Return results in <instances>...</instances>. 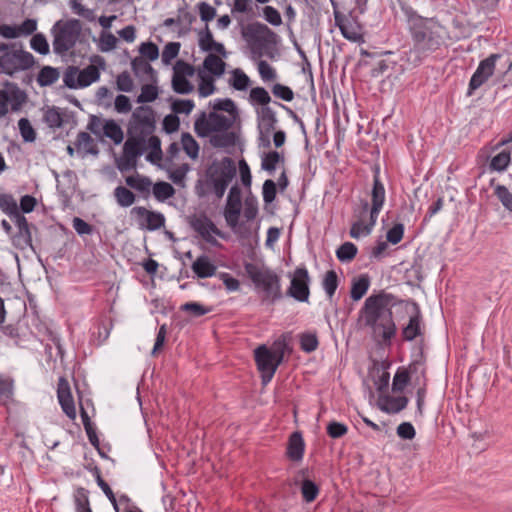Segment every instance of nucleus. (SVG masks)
<instances>
[{
	"label": "nucleus",
	"mask_w": 512,
	"mask_h": 512,
	"mask_svg": "<svg viewBox=\"0 0 512 512\" xmlns=\"http://www.w3.org/2000/svg\"><path fill=\"white\" fill-rule=\"evenodd\" d=\"M18 127L25 142H34L36 140V131L27 118H21L18 121Z\"/></svg>",
	"instance_id": "57"
},
{
	"label": "nucleus",
	"mask_w": 512,
	"mask_h": 512,
	"mask_svg": "<svg viewBox=\"0 0 512 512\" xmlns=\"http://www.w3.org/2000/svg\"><path fill=\"white\" fill-rule=\"evenodd\" d=\"M410 381L409 371L405 368H398L393 377L392 391L402 392Z\"/></svg>",
	"instance_id": "51"
},
{
	"label": "nucleus",
	"mask_w": 512,
	"mask_h": 512,
	"mask_svg": "<svg viewBox=\"0 0 512 512\" xmlns=\"http://www.w3.org/2000/svg\"><path fill=\"white\" fill-rule=\"evenodd\" d=\"M237 173L235 162L230 157L213 161L206 170L207 183L217 198H222Z\"/></svg>",
	"instance_id": "6"
},
{
	"label": "nucleus",
	"mask_w": 512,
	"mask_h": 512,
	"mask_svg": "<svg viewBox=\"0 0 512 512\" xmlns=\"http://www.w3.org/2000/svg\"><path fill=\"white\" fill-rule=\"evenodd\" d=\"M500 57V54H491L480 61L477 69L470 79L467 91L468 96H471L475 90L481 87L494 74L496 61Z\"/></svg>",
	"instance_id": "15"
},
{
	"label": "nucleus",
	"mask_w": 512,
	"mask_h": 512,
	"mask_svg": "<svg viewBox=\"0 0 512 512\" xmlns=\"http://www.w3.org/2000/svg\"><path fill=\"white\" fill-rule=\"evenodd\" d=\"M408 398L405 396H382L379 398L378 407L388 414H396L405 409L408 405Z\"/></svg>",
	"instance_id": "21"
},
{
	"label": "nucleus",
	"mask_w": 512,
	"mask_h": 512,
	"mask_svg": "<svg viewBox=\"0 0 512 512\" xmlns=\"http://www.w3.org/2000/svg\"><path fill=\"white\" fill-rule=\"evenodd\" d=\"M79 68L76 66H68L63 75L64 87L69 89L80 88L78 84Z\"/></svg>",
	"instance_id": "58"
},
{
	"label": "nucleus",
	"mask_w": 512,
	"mask_h": 512,
	"mask_svg": "<svg viewBox=\"0 0 512 512\" xmlns=\"http://www.w3.org/2000/svg\"><path fill=\"white\" fill-rule=\"evenodd\" d=\"M319 345L317 335L315 333H303L300 336V347L306 353L314 352Z\"/></svg>",
	"instance_id": "55"
},
{
	"label": "nucleus",
	"mask_w": 512,
	"mask_h": 512,
	"mask_svg": "<svg viewBox=\"0 0 512 512\" xmlns=\"http://www.w3.org/2000/svg\"><path fill=\"white\" fill-rule=\"evenodd\" d=\"M386 198V191L384 184L380 180L379 168L374 170L373 186L371 190V208L370 214L372 216V223L377 222L379 213L381 212Z\"/></svg>",
	"instance_id": "18"
},
{
	"label": "nucleus",
	"mask_w": 512,
	"mask_h": 512,
	"mask_svg": "<svg viewBox=\"0 0 512 512\" xmlns=\"http://www.w3.org/2000/svg\"><path fill=\"white\" fill-rule=\"evenodd\" d=\"M30 46L35 52L41 55H47L49 53L48 41L42 33H37L32 36Z\"/></svg>",
	"instance_id": "54"
},
{
	"label": "nucleus",
	"mask_w": 512,
	"mask_h": 512,
	"mask_svg": "<svg viewBox=\"0 0 512 512\" xmlns=\"http://www.w3.org/2000/svg\"><path fill=\"white\" fill-rule=\"evenodd\" d=\"M249 100L252 104H258L262 107H269L271 97L264 87H254L250 90Z\"/></svg>",
	"instance_id": "47"
},
{
	"label": "nucleus",
	"mask_w": 512,
	"mask_h": 512,
	"mask_svg": "<svg viewBox=\"0 0 512 512\" xmlns=\"http://www.w3.org/2000/svg\"><path fill=\"white\" fill-rule=\"evenodd\" d=\"M114 196L119 206L129 207L135 202L134 193L124 186H118L114 189Z\"/></svg>",
	"instance_id": "46"
},
{
	"label": "nucleus",
	"mask_w": 512,
	"mask_h": 512,
	"mask_svg": "<svg viewBox=\"0 0 512 512\" xmlns=\"http://www.w3.org/2000/svg\"><path fill=\"white\" fill-rule=\"evenodd\" d=\"M131 68L135 75L141 74L149 76L152 80H155L156 71L143 57H135L131 61Z\"/></svg>",
	"instance_id": "38"
},
{
	"label": "nucleus",
	"mask_w": 512,
	"mask_h": 512,
	"mask_svg": "<svg viewBox=\"0 0 512 512\" xmlns=\"http://www.w3.org/2000/svg\"><path fill=\"white\" fill-rule=\"evenodd\" d=\"M125 181L129 187L136 189L140 192L149 193L150 187L152 185L150 178L146 176H140L138 174L136 176H128L125 179Z\"/></svg>",
	"instance_id": "48"
},
{
	"label": "nucleus",
	"mask_w": 512,
	"mask_h": 512,
	"mask_svg": "<svg viewBox=\"0 0 512 512\" xmlns=\"http://www.w3.org/2000/svg\"><path fill=\"white\" fill-rule=\"evenodd\" d=\"M413 308L414 313L410 315L407 325H405L401 330L402 339L407 342H411L423 334L420 307L416 302H413Z\"/></svg>",
	"instance_id": "20"
},
{
	"label": "nucleus",
	"mask_w": 512,
	"mask_h": 512,
	"mask_svg": "<svg viewBox=\"0 0 512 512\" xmlns=\"http://www.w3.org/2000/svg\"><path fill=\"white\" fill-rule=\"evenodd\" d=\"M357 247L352 242H345L336 251V256L341 262H350L357 255Z\"/></svg>",
	"instance_id": "49"
},
{
	"label": "nucleus",
	"mask_w": 512,
	"mask_h": 512,
	"mask_svg": "<svg viewBox=\"0 0 512 512\" xmlns=\"http://www.w3.org/2000/svg\"><path fill=\"white\" fill-rule=\"evenodd\" d=\"M94 477H95V480L97 482V485L101 488V490L103 491V493L106 495V497L109 499V501L111 502V504L113 505V508L115 510V512H120V509H119V505H118V501H117V498L114 494V492L112 491V489L110 488V486L108 485V483H106L102 476H101V471L99 469V467L97 466H94L93 469H91Z\"/></svg>",
	"instance_id": "32"
},
{
	"label": "nucleus",
	"mask_w": 512,
	"mask_h": 512,
	"mask_svg": "<svg viewBox=\"0 0 512 512\" xmlns=\"http://www.w3.org/2000/svg\"><path fill=\"white\" fill-rule=\"evenodd\" d=\"M406 16L411 40L408 61L418 66L445 45V29L434 18L423 17L413 10L407 11Z\"/></svg>",
	"instance_id": "1"
},
{
	"label": "nucleus",
	"mask_w": 512,
	"mask_h": 512,
	"mask_svg": "<svg viewBox=\"0 0 512 512\" xmlns=\"http://www.w3.org/2000/svg\"><path fill=\"white\" fill-rule=\"evenodd\" d=\"M245 271L257 288L264 293V300L275 303L282 298L280 277L273 271L261 270L252 263L245 264Z\"/></svg>",
	"instance_id": "8"
},
{
	"label": "nucleus",
	"mask_w": 512,
	"mask_h": 512,
	"mask_svg": "<svg viewBox=\"0 0 512 512\" xmlns=\"http://www.w3.org/2000/svg\"><path fill=\"white\" fill-rule=\"evenodd\" d=\"M339 286V278L334 270H329L325 273L322 280V287L329 300L335 295V292Z\"/></svg>",
	"instance_id": "36"
},
{
	"label": "nucleus",
	"mask_w": 512,
	"mask_h": 512,
	"mask_svg": "<svg viewBox=\"0 0 512 512\" xmlns=\"http://www.w3.org/2000/svg\"><path fill=\"white\" fill-rule=\"evenodd\" d=\"M226 63L217 55L209 53L204 61L203 68L215 77H221L225 72Z\"/></svg>",
	"instance_id": "27"
},
{
	"label": "nucleus",
	"mask_w": 512,
	"mask_h": 512,
	"mask_svg": "<svg viewBox=\"0 0 512 512\" xmlns=\"http://www.w3.org/2000/svg\"><path fill=\"white\" fill-rule=\"evenodd\" d=\"M305 443L302 434L298 431L293 432L288 440L287 457L295 462L301 461L304 456Z\"/></svg>",
	"instance_id": "22"
},
{
	"label": "nucleus",
	"mask_w": 512,
	"mask_h": 512,
	"mask_svg": "<svg viewBox=\"0 0 512 512\" xmlns=\"http://www.w3.org/2000/svg\"><path fill=\"white\" fill-rule=\"evenodd\" d=\"M272 94L283 101L290 102L294 99V92L293 90L283 84L276 83L272 86Z\"/></svg>",
	"instance_id": "63"
},
{
	"label": "nucleus",
	"mask_w": 512,
	"mask_h": 512,
	"mask_svg": "<svg viewBox=\"0 0 512 512\" xmlns=\"http://www.w3.org/2000/svg\"><path fill=\"white\" fill-rule=\"evenodd\" d=\"M43 121L49 128L57 129L63 125V117L58 107H48L43 115Z\"/></svg>",
	"instance_id": "40"
},
{
	"label": "nucleus",
	"mask_w": 512,
	"mask_h": 512,
	"mask_svg": "<svg viewBox=\"0 0 512 512\" xmlns=\"http://www.w3.org/2000/svg\"><path fill=\"white\" fill-rule=\"evenodd\" d=\"M59 77L60 72L58 68L43 66L37 75V83L40 87L51 86L58 81Z\"/></svg>",
	"instance_id": "31"
},
{
	"label": "nucleus",
	"mask_w": 512,
	"mask_h": 512,
	"mask_svg": "<svg viewBox=\"0 0 512 512\" xmlns=\"http://www.w3.org/2000/svg\"><path fill=\"white\" fill-rule=\"evenodd\" d=\"M158 88L152 84H145L141 88V93L137 97L138 103H150L157 99Z\"/></svg>",
	"instance_id": "53"
},
{
	"label": "nucleus",
	"mask_w": 512,
	"mask_h": 512,
	"mask_svg": "<svg viewBox=\"0 0 512 512\" xmlns=\"http://www.w3.org/2000/svg\"><path fill=\"white\" fill-rule=\"evenodd\" d=\"M132 213L136 215L141 228L155 231L165 226V216L161 212L149 211L145 207L137 206L132 209Z\"/></svg>",
	"instance_id": "16"
},
{
	"label": "nucleus",
	"mask_w": 512,
	"mask_h": 512,
	"mask_svg": "<svg viewBox=\"0 0 512 512\" xmlns=\"http://www.w3.org/2000/svg\"><path fill=\"white\" fill-rule=\"evenodd\" d=\"M310 276L305 266L294 270L286 295L299 302H308L310 297Z\"/></svg>",
	"instance_id": "12"
},
{
	"label": "nucleus",
	"mask_w": 512,
	"mask_h": 512,
	"mask_svg": "<svg viewBox=\"0 0 512 512\" xmlns=\"http://www.w3.org/2000/svg\"><path fill=\"white\" fill-rule=\"evenodd\" d=\"M75 145L78 149H83L87 154L98 155L99 153L94 139L87 132L78 133Z\"/></svg>",
	"instance_id": "37"
},
{
	"label": "nucleus",
	"mask_w": 512,
	"mask_h": 512,
	"mask_svg": "<svg viewBox=\"0 0 512 512\" xmlns=\"http://www.w3.org/2000/svg\"><path fill=\"white\" fill-rule=\"evenodd\" d=\"M172 88L178 94H189L193 91L192 83L186 77L173 75Z\"/></svg>",
	"instance_id": "56"
},
{
	"label": "nucleus",
	"mask_w": 512,
	"mask_h": 512,
	"mask_svg": "<svg viewBox=\"0 0 512 512\" xmlns=\"http://www.w3.org/2000/svg\"><path fill=\"white\" fill-rule=\"evenodd\" d=\"M241 35L255 57H262L264 52L277 43V34L258 21L242 25Z\"/></svg>",
	"instance_id": "5"
},
{
	"label": "nucleus",
	"mask_w": 512,
	"mask_h": 512,
	"mask_svg": "<svg viewBox=\"0 0 512 512\" xmlns=\"http://www.w3.org/2000/svg\"><path fill=\"white\" fill-rule=\"evenodd\" d=\"M301 493L303 499L310 503L317 498L319 494V487L314 481L310 479H304L301 485Z\"/></svg>",
	"instance_id": "52"
},
{
	"label": "nucleus",
	"mask_w": 512,
	"mask_h": 512,
	"mask_svg": "<svg viewBox=\"0 0 512 512\" xmlns=\"http://www.w3.org/2000/svg\"><path fill=\"white\" fill-rule=\"evenodd\" d=\"M0 75L14 76L19 71L32 68L35 57L28 51L17 47L16 43H0Z\"/></svg>",
	"instance_id": "4"
},
{
	"label": "nucleus",
	"mask_w": 512,
	"mask_h": 512,
	"mask_svg": "<svg viewBox=\"0 0 512 512\" xmlns=\"http://www.w3.org/2000/svg\"><path fill=\"white\" fill-rule=\"evenodd\" d=\"M140 57L147 58L150 61H155L159 57L158 46L153 42H143L139 46Z\"/></svg>",
	"instance_id": "61"
},
{
	"label": "nucleus",
	"mask_w": 512,
	"mask_h": 512,
	"mask_svg": "<svg viewBox=\"0 0 512 512\" xmlns=\"http://www.w3.org/2000/svg\"><path fill=\"white\" fill-rule=\"evenodd\" d=\"M175 194L174 187L165 181H159L153 184V195L154 197L160 201L163 202L171 197H173Z\"/></svg>",
	"instance_id": "41"
},
{
	"label": "nucleus",
	"mask_w": 512,
	"mask_h": 512,
	"mask_svg": "<svg viewBox=\"0 0 512 512\" xmlns=\"http://www.w3.org/2000/svg\"><path fill=\"white\" fill-rule=\"evenodd\" d=\"M236 142V136L234 132L222 131L216 132L215 135L211 136L210 143L216 148H227L234 146Z\"/></svg>",
	"instance_id": "35"
},
{
	"label": "nucleus",
	"mask_w": 512,
	"mask_h": 512,
	"mask_svg": "<svg viewBox=\"0 0 512 512\" xmlns=\"http://www.w3.org/2000/svg\"><path fill=\"white\" fill-rule=\"evenodd\" d=\"M280 162L284 163V156L278 151H269L264 153L261 158V168L272 175Z\"/></svg>",
	"instance_id": "33"
},
{
	"label": "nucleus",
	"mask_w": 512,
	"mask_h": 512,
	"mask_svg": "<svg viewBox=\"0 0 512 512\" xmlns=\"http://www.w3.org/2000/svg\"><path fill=\"white\" fill-rule=\"evenodd\" d=\"M242 207V192L240 187L233 185L228 193L226 205L224 208V218L227 225L235 232L238 233L240 229L239 217Z\"/></svg>",
	"instance_id": "14"
},
{
	"label": "nucleus",
	"mask_w": 512,
	"mask_h": 512,
	"mask_svg": "<svg viewBox=\"0 0 512 512\" xmlns=\"http://www.w3.org/2000/svg\"><path fill=\"white\" fill-rule=\"evenodd\" d=\"M213 34L210 31L208 25L205 26L204 30L198 33V45L202 51L210 52V47L214 42Z\"/></svg>",
	"instance_id": "64"
},
{
	"label": "nucleus",
	"mask_w": 512,
	"mask_h": 512,
	"mask_svg": "<svg viewBox=\"0 0 512 512\" xmlns=\"http://www.w3.org/2000/svg\"><path fill=\"white\" fill-rule=\"evenodd\" d=\"M510 159V152L503 150L491 159L490 169L497 172H503L508 167Z\"/></svg>",
	"instance_id": "50"
},
{
	"label": "nucleus",
	"mask_w": 512,
	"mask_h": 512,
	"mask_svg": "<svg viewBox=\"0 0 512 512\" xmlns=\"http://www.w3.org/2000/svg\"><path fill=\"white\" fill-rule=\"evenodd\" d=\"M181 145L185 153L191 158L196 159L199 155V144L198 142L193 138V136L188 133L184 132L181 136Z\"/></svg>",
	"instance_id": "43"
},
{
	"label": "nucleus",
	"mask_w": 512,
	"mask_h": 512,
	"mask_svg": "<svg viewBox=\"0 0 512 512\" xmlns=\"http://www.w3.org/2000/svg\"><path fill=\"white\" fill-rule=\"evenodd\" d=\"M75 512H93L89 499V491L84 487H78L73 494Z\"/></svg>",
	"instance_id": "30"
},
{
	"label": "nucleus",
	"mask_w": 512,
	"mask_h": 512,
	"mask_svg": "<svg viewBox=\"0 0 512 512\" xmlns=\"http://www.w3.org/2000/svg\"><path fill=\"white\" fill-rule=\"evenodd\" d=\"M370 287V277L368 274H361L353 279L351 284L350 296L354 301H359Z\"/></svg>",
	"instance_id": "28"
},
{
	"label": "nucleus",
	"mask_w": 512,
	"mask_h": 512,
	"mask_svg": "<svg viewBox=\"0 0 512 512\" xmlns=\"http://www.w3.org/2000/svg\"><path fill=\"white\" fill-rule=\"evenodd\" d=\"M13 222L17 227V232L11 236L12 245L16 249L22 251L26 250L27 248L34 250L32 245L31 226L28 223L26 217L24 215L18 216L17 219H15Z\"/></svg>",
	"instance_id": "17"
},
{
	"label": "nucleus",
	"mask_w": 512,
	"mask_h": 512,
	"mask_svg": "<svg viewBox=\"0 0 512 512\" xmlns=\"http://www.w3.org/2000/svg\"><path fill=\"white\" fill-rule=\"evenodd\" d=\"M100 78V72L94 65H89L83 70L79 69L78 84L80 88H85Z\"/></svg>",
	"instance_id": "34"
},
{
	"label": "nucleus",
	"mask_w": 512,
	"mask_h": 512,
	"mask_svg": "<svg viewBox=\"0 0 512 512\" xmlns=\"http://www.w3.org/2000/svg\"><path fill=\"white\" fill-rule=\"evenodd\" d=\"M382 330L381 338L382 342L386 346L391 345L392 338L395 337L397 332L396 324L393 320V315L378 325V330Z\"/></svg>",
	"instance_id": "39"
},
{
	"label": "nucleus",
	"mask_w": 512,
	"mask_h": 512,
	"mask_svg": "<svg viewBox=\"0 0 512 512\" xmlns=\"http://www.w3.org/2000/svg\"><path fill=\"white\" fill-rule=\"evenodd\" d=\"M232 125L233 119L223 114L212 111L207 115L202 112L194 122V130L199 137L204 138L212 132L227 131Z\"/></svg>",
	"instance_id": "10"
},
{
	"label": "nucleus",
	"mask_w": 512,
	"mask_h": 512,
	"mask_svg": "<svg viewBox=\"0 0 512 512\" xmlns=\"http://www.w3.org/2000/svg\"><path fill=\"white\" fill-rule=\"evenodd\" d=\"M290 350L285 339L275 341L273 349H269L265 345H261L255 349V362L257 369L261 373V379L264 385L272 380L277 368L283 362L285 352Z\"/></svg>",
	"instance_id": "3"
},
{
	"label": "nucleus",
	"mask_w": 512,
	"mask_h": 512,
	"mask_svg": "<svg viewBox=\"0 0 512 512\" xmlns=\"http://www.w3.org/2000/svg\"><path fill=\"white\" fill-rule=\"evenodd\" d=\"M103 133L116 145L123 141L124 134L121 127L114 120H107L103 126Z\"/></svg>",
	"instance_id": "42"
},
{
	"label": "nucleus",
	"mask_w": 512,
	"mask_h": 512,
	"mask_svg": "<svg viewBox=\"0 0 512 512\" xmlns=\"http://www.w3.org/2000/svg\"><path fill=\"white\" fill-rule=\"evenodd\" d=\"M200 83L198 93L201 97L206 98L215 92L214 80L212 77L202 75L199 71Z\"/></svg>",
	"instance_id": "59"
},
{
	"label": "nucleus",
	"mask_w": 512,
	"mask_h": 512,
	"mask_svg": "<svg viewBox=\"0 0 512 512\" xmlns=\"http://www.w3.org/2000/svg\"><path fill=\"white\" fill-rule=\"evenodd\" d=\"M191 269L198 278L205 279L214 276L217 267L207 255L202 254L192 263Z\"/></svg>",
	"instance_id": "23"
},
{
	"label": "nucleus",
	"mask_w": 512,
	"mask_h": 512,
	"mask_svg": "<svg viewBox=\"0 0 512 512\" xmlns=\"http://www.w3.org/2000/svg\"><path fill=\"white\" fill-rule=\"evenodd\" d=\"M2 85L3 89H0V119L8 114L9 104L13 112H18L28 101L27 93L16 83L6 80Z\"/></svg>",
	"instance_id": "11"
},
{
	"label": "nucleus",
	"mask_w": 512,
	"mask_h": 512,
	"mask_svg": "<svg viewBox=\"0 0 512 512\" xmlns=\"http://www.w3.org/2000/svg\"><path fill=\"white\" fill-rule=\"evenodd\" d=\"M391 295L387 293H379L366 298L360 315L365 326L370 327L376 333L378 325L393 315L389 308Z\"/></svg>",
	"instance_id": "7"
},
{
	"label": "nucleus",
	"mask_w": 512,
	"mask_h": 512,
	"mask_svg": "<svg viewBox=\"0 0 512 512\" xmlns=\"http://www.w3.org/2000/svg\"><path fill=\"white\" fill-rule=\"evenodd\" d=\"M502 205L512 213V193L504 185H497L494 191Z\"/></svg>",
	"instance_id": "62"
},
{
	"label": "nucleus",
	"mask_w": 512,
	"mask_h": 512,
	"mask_svg": "<svg viewBox=\"0 0 512 512\" xmlns=\"http://www.w3.org/2000/svg\"><path fill=\"white\" fill-rule=\"evenodd\" d=\"M376 225V222L372 223V216L370 215V219L367 223H364L362 220L355 221L350 228V236L352 238L358 239L362 235H369L372 232V229Z\"/></svg>",
	"instance_id": "44"
},
{
	"label": "nucleus",
	"mask_w": 512,
	"mask_h": 512,
	"mask_svg": "<svg viewBox=\"0 0 512 512\" xmlns=\"http://www.w3.org/2000/svg\"><path fill=\"white\" fill-rule=\"evenodd\" d=\"M231 74L232 77L229 80L230 86L235 90L245 91L250 85V78L239 68L234 69Z\"/></svg>",
	"instance_id": "45"
},
{
	"label": "nucleus",
	"mask_w": 512,
	"mask_h": 512,
	"mask_svg": "<svg viewBox=\"0 0 512 512\" xmlns=\"http://www.w3.org/2000/svg\"><path fill=\"white\" fill-rule=\"evenodd\" d=\"M61 382H64L63 379H61ZM58 394V400L61 405V408L63 412L69 417L70 419L76 418V409L73 397L70 392V388L68 384L66 383L65 388L62 386V383L59 384V388L57 391Z\"/></svg>",
	"instance_id": "24"
},
{
	"label": "nucleus",
	"mask_w": 512,
	"mask_h": 512,
	"mask_svg": "<svg viewBox=\"0 0 512 512\" xmlns=\"http://www.w3.org/2000/svg\"><path fill=\"white\" fill-rule=\"evenodd\" d=\"M195 104L190 99H175L171 104V109L174 114H190L194 109Z\"/></svg>",
	"instance_id": "60"
},
{
	"label": "nucleus",
	"mask_w": 512,
	"mask_h": 512,
	"mask_svg": "<svg viewBox=\"0 0 512 512\" xmlns=\"http://www.w3.org/2000/svg\"><path fill=\"white\" fill-rule=\"evenodd\" d=\"M352 13L353 12L350 11L349 15H344L340 11H335L334 20L342 36L349 41L356 42L360 39L361 35L353 23L356 22V19L353 17Z\"/></svg>",
	"instance_id": "19"
},
{
	"label": "nucleus",
	"mask_w": 512,
	"mask_h": 512,
	"mask_svg": "<svg viewBox=\"0 0 512 512\" xmlns=\"http://www.w3.org/2000/svg\"><path fill=\"white\" fill-rule=\"evenodd\" d=\"M0 209L9 216L12 221L17 219L18 216H23L19 212L17 202L11 194H0Z\"/></svg>",
	"instance_id": "29"
},
{
	"label": "nucleus",
	"mask_w": 512,
	"mask_h": 512,
	"mask_svg": "<svg viewBox=\"0 0 512 512\" xmlns=\"http://www.w3.org/2000/svg\"><path fill=\"white\" fill-rule=\"evenodd\" d=\"M146 151V147L139 146L134 147V150L127 149V141H125L123 146V157L121 162L118 165V168L121 171H128L134 169L137 163V158L140 157Z\"/></svg>",
	"instance_id": "26"
},
{
	"label": "nucleus",
	"mask_w": 512,
	"mask_h": 512,
	"mask_svg": "<svg viewBox=\"0 0 512 512\" xmlns=\"http://www.w3.org/2000/svg\"><path fill=\"white\" fill-rule=\"evenodd\" d=\"M258 128L267 133H271L276 129L278 119L276 112L271 107H261L257 111Z\"/></svg>",
	"instance_id": "25"
},
{
	"label": "nucleus",
	"mask_w": 512,
	"mask_h": 512,
	"mask_svg": "<svg viewBox=\"0 0 512 512\" xmlns=\"http://www.w3.org/2000/svg\"><path fill=\"white\" fill-rule=\"evenodd\" d=\"M156 129L155 111L152 107L142 105L137 107L129 120L127 127V149L146 147V138Z\"/></svg>",
	"instance_id": "2"
},
{
	"label": "nucleus",
	"mask_w": 512,
	"mask_h": 512,
	"mask_svg": "<svg viewBox=\"0 0 512 512\" xmlns=\"http://www.w3.org/2000/svg\"><path fill=\"white\" fill-rule=\"evenodd\" d=\"M190 226L205 242L214 247H219L220 243L213 235L224 240L227 239V235L218 229L214 222L205 214L193 217L190 220Z\"/></svg>",
	"instance_id": "13"
},
{
	"label": "nucleus",
	"mask_w": 512,
	"mask_h": 512,
	"mask_svg": "<svg viewBox=\"0 0 512 512\" xmlns=\"http://www.w3.org/2000/svg\"><path fill=\"white\" fill-rule=\"evenodd\" d=\"M52 33L54 53L62 55L76 45L81 33V23L78 19H69L65 22L59 20L54 24Z\"/></svg>",
	"instance_id": "9"
}]
</instances>
